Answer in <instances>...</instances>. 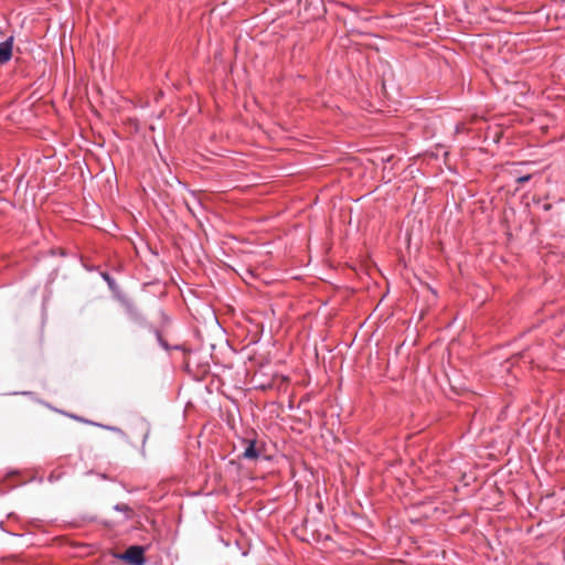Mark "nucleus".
I'll return each mask as SVG.
<instances>
[{
  "label": "nucleus",
  "mask_w": 565,
  "mask_h": 565,
  "mask_svg": "<svg viewBox=\"0 0 565 565\" xmlns=\"http://www.w3.org/2000/svg\"><path fill=\"white\" fill-rule=\"evenodd\" d=\"M117 558L122 559L128 565H145V548L140 545H131L124 553L118 554Z\"/></svg>",
  "instance_id": "nucleus-1"
},
{
  "label": "nucleus",
  "mask_w": 565,
  "mask_h": 565,
  "mask_svg": "<svg viewBox=\"0 0 565 565\" xmlns=\"http://www.w3.org/2000/svg\"><path fill=\"white\" fill-rule=\"evenodd\" d=\"M243 443L246 445L242 457L248 460H256L260 457L262 448L257 447L256 440L244 439Z\"/></svg>",
  "instance_id": "nucleus-2"
},
{
  "label": "nucleus",
  "mask_w": 565,
  "mask_h": 565,
  "mask_svg": "<svg viewBox=\"0 0 565 565\" xmlns=\"http://www.w3.org/2000/svg\"><path fill=\"white\" fill-rule=\"evenodd\" d=\"M12 56V39L0 43V65L6 64Z\"/></svg>",
  "instance_id": "nucleus-3"
},
{
  "label": "nucleus",
  "mask_w": 565,
  "mask_h": 565,
  "mask_svg": "<svg viewBox=\"0 0 565 565\" xmlns=\"http://www.w3.org/2000/svg\"><path fill=\"white\" fill-rule=\"evenodd\" d=\"M115 509L121 512H131V509L127 504H117Z\"/></svg>",
  "instance_id": "nucleus-4"
},
{
  "label": "nucleus",
  "mask_w": 565,
  "mask_h": 565,
  "mask_svg": "<svg viewBox=\"0 0 565 565\" xmlns=\"http://www.w3.org/2000/svg\"><path fill=\"white\" fill-rule=\"evenodd\" d=\"M154 333H156V335H157V339H158L159 343H160L162 347L167 348V344H166V342L163 341V339H162V337H161L160 331L156 329V330H154Z\"/></svg>",
  "instance_id": "nucleus-5"
},
{
  "label": "nucleus",
  "mask_w": 565,
  "mask_h": 565,
  "mask_svg": "<svg viewBox=\"0 0 565 565\" xmlns=\"http://www.w3.org/2000/svg\"><path fill=\"white\" fill-rule=\"evenodd\" d=\"M530 179H531V175L526 174V175H522V177L518 178L516 181H518V183L522 184V183L527 182Z\"/></svg>",
  "instance_id": "nucleus-6"
}]
</instances>
